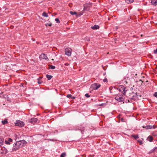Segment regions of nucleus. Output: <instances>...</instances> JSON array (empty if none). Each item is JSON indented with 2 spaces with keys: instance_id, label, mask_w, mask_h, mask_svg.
I'll return each mask as SVG.
<instances>
[{
  "instance_id": "obj_34",
  "label": "nucleus",
  "mask_w": 157,
  "mask_h": 157,
  "mask_svg": "<svg viewBox=\"0 0 157 157\" xmlns=\"http://www.w3.org/2000/svg\"><path fill=\"white\" fill-rule=\"evenodd\" d=\"M138 142L140 143V145H141L143 143L142 141L140 140H137Z\"/></svg>"
},
{
  "instance_id": "obj_46",
  "label": "nucleus",
  "mask_w": 157,
  "mask_h": 157,
  "mask_svg": "<svg viewBox=\"0 0 157 157\" xmlns=\"http://www.w3.org/2000/svg\"><path fill=\"white\" fill-rule=\"evenodd\" d=\"M153 52L155 54L157 53V48L156 50H154Z\"/></svg>"
},
{
  "instance_id": "obj_14",
  "label": "nucleus",
  "mask_w": 157,
  "mask_h": 157,
  "mask_svg": "<svg viewBox=\"0 0 157 157\" xmlns=\"http://www.w3.org/2000/svg\"><path fill=\"white\" fill-rule=\"evenodd\" d=\"M4 140L2 136H0V147L2 145L4 142Z\"/></svg>"
},
{
  "instance_id": "obj_8",
  "label": "nucleus",
  "mask_w": 157,
  "mask_h": 157,
  "mask_svg": "<svg viewBox=\"0 0 157 157\" xmlns=\"http://www.w3.org/2000/svg\"><path fill=\"white\" fill-rule=\"evenodd\" d=\"M157 126H155L154 125H147L146 126H143V128H145L146 129H151L152 128H156Z\"/></svg>"
},
{
  "instance_id": "obj_30",
  "label": "nucleus",
  "mask_w": 157,
  "mask_h": 157,
  "mask_svg": "<svg viewBox=\"0 0 157 157\" xmlns=\"http://www.w3.org/2000/svg\"><path fill=\"white\" fill-rule=\"evenodd\" d=\"M37 80H38V82H38V84H41V83H42V81H40V78H38L37 79Z\"/></svg>"
},
{
  "instance_id": "obj_32",
  "label": "nucleus",
  "mask_w": 157,
  "mask_h": 157,
  "mask_svg": "<svg viewBox=\"0 0 157 157\" xmlns=\"http://www.w3.org/2000/svg\"><path fill=\"white\" fill-rule=\"evenodd\" d=\"M152 135L153 136H157V133H156V132H153L152 133Z\"/></svg>"
},
{
  "instance_id": "obj_43",
  "label": "nucleus",
  "mask_w": 157,
  "mask_h": 157,
  "mask_svg": "<svg viewBox=\"0 0 157 157\" xmlns=\"http://www.w3.org/2000/svg\"><path fill=\"white\" fill-rule=\"evenodd\" d=\"M155 152L153 151L152 150H151L149 152L148 154H150L152 153H154Z\"/></svg>"
},
{
  "instance_id": "obj_27",
  "label": "nucleus",
  "mask_w": 157,
  "mask_h": 157,
  "mask_svg": "<svg viewBox=\"0 0 157 157\" xmlns=\"http://www.w3.org/2000/svg\"><path fill=\"white\" fill-rule=\"evenodd\" d=\"M130 101L129 100H124V101H123V103H129V102H130Z\"/></svg>"
},
{
  "instance_id": "obj_20",
  "label": "nucleus",
  "mask_w": 157,
  "mask_h": 157,
  "mask_svg": "<svg viewBox=\"0 0 157 157\" xmlns=\"http://www.w3.org/2000/svg\"><path fill=\"white\" fill-rule=\"evenodd\" d=\"M42 15L45 17H48V14L45 12H43L42 14Z\"/></svg>"
},
{
  "instance_id": "obj_4",
  "label": "nucleus",
  "mask_w": 157,
  "mask_h": 157,
  "mask_svg": "<svg viewBox=\"0 0 157 157\" xmlns=\"http://www.w3.org/2000/svg\"><path fill=\"white\" fill-rule=\"evenodd\" d=\"M115 99L119 102H121L124 101V98L123 97L122 95H117L115 97Z\"/></svg>"
},
{
  "instance_id": "obj_25",
  "label": "nucleus",
  "mask_w": 157,
  "mask_h": 157,
  "mask_svg": "<svg viewBox=\"0 0 157 157\" xmlns=\"http://www.w3.org/2000/svg\"><path fill=\"white\" fill-rule=\"evenodd\" d=\"M45 25L46 26H51L52 25V23L51 22H49V23H46L45 24Z\"/></svg>"
},
{
  "instance_id": "obj_9",
  "label": "nucleus",
  "mask_w": 157,
  "mask_h": 157,
  "mask_svg": "<svg viewBox=\"0 0 157 157\" xmlns=\"http://www.w3.org/2000/svg\"><path fill=\"white\" fill-rule=\"evenodd\" d=\"M38 121V119L36 118H33L29 119V122L33 124L36 122Z\"/></svg>"
},
{
  "instance_id": "obj_40",
  "label": "nucleus",
  "mask_w": 157,
  "mask_h": 157,
  "mask_svg": "<svg viewBox=\"0 0 157 157\" xmlns=\"http://www.w3.org/2000/svg\"><path fill=\"white\" fill-rule=\"evenodd\" d=\"M103 81L104 82H108V80L106 78H104L103 80Z\"/></svg>"
},
{
  "instance_id": "obj_6",
  "label": "nucleus",
  "mask_w": 157,
  "mask_h": 157,
  "mask_svg": "<svg viewBox=\"0 0 157 157\" xmlns=\"http://www.w3.org/2000/svg\"><path fill=\"white\" fill-rule=\"evenodd\" d=\"M15 125L23 127L24 126V123L23 122L20 120H17L15 124Z\"/></svg>"
},
{
  "instance_id": "obj_24",
  "label": "nucleus",
  "mask_w": 157,
  "mask_h": 157,
  "mask_svg": "<svg viewBox=\"0 0 157 157\" xmlns=\"http://www.w3.org/2000/svg\"><path fill=\"white\" fill-rule=\"evenodd\" d=\"M48 66L49 67V68L50 69H53L55 68V67L54 66L50 65H49Z\"/></svg>"
},
{
  "instance_id": "obj_12",
  "label": "nucleus",
  "mask_w": 157,
  "mask_h": 157,
  "mask_svg": "<svg viewBox=\"0 0 157 157\" xmlns=\"http://www.w3.org/2000/svg\"><path fill=\"white\" fill-rule=\"evenodd\" d=\"M91 28L92 29H98L99 28V26L98 25H95L93 26H91Z\"/></svg>"
},
{
  "instance_id": "obj_3",
  "label": "nucleus",
  "mask_w": 157,
  "mask_h": 157,
  "mask_svg": "<svg viewBox=\"0 0 157 157\" xmlns=\"http://www.w3.org/2000/svg\"><path fill=\"white\" fill-rule=\"evenodd\" d=\"M101 85L98 83H94L92 84L90 86V88L92 90H96L99 88Z\"/></svg>"
},
{
  "instance_id": "obj_58",
  "label": "nucleus",
  "mask_w": 157,
  "mask_h": 157,
  "mask_svg": "<svg viewBox=\"0 0 157 157\" xmlns=\"http://www.w3.org/2000/svg\"><path fill=\"white\" fill-rule=\"evenodd\" d=\"M156 45H157V44H156Z\"/></svg>"
},
{
  "instance_id": "obj_47",
  "label": "nucleus",
  "mask_w": 157,
  "mask_h": 157,
  "mask_svg": "<svg viewBox=\"0 0 157 157\" xmlns=\"http://www.w3.org/2000/svg\"><path fill=\"white\" fill-rule=\"evenodd\" d=\"M47 140H48L50 141H55L54 140L52 139H48Z\"/></svg>"
},
{
  "instance_id": "obj_55",
  "label": "nucleus",
  "mask_w": 157,
  "mask_h": 157,
  "mask_svg": "<svg viewBox=\"0 0 157 157\" xmlns=\"http://www.w3.org/2000/svg\"><path fill=\"white\" fill-rule=\"evenodd\" d=\"M103 105V104H101L100 105L101 106V105Z\"/></svg>"
},
{
  "instance_id": "obj_50",
  "label": "nucleus",
  "mask_w": 157,
  "mask_h": 157,
  "mask_svg": "<svg viewBox=\"0 0 157 157\" xmlns=\"http://www.w3.org/2000/svg\"><path fill=\"white\" fill-rule=\"evenodd\" d=\"M106 73L105 72H104L103 73V76H105V75H106Z\"/></svg>"
},
{
  "instance_id": "obj_38",
  "label": "nucleus",
  "mask_w": 157,
  "mask_h": 157,
  "mask_svg": "<svg viewBox=\"0 0 157 157\" xmlns=\"http://www.w3.org/2000/svg\"><path fill=\"white\" fill-rule=\"evenodd\" d=\"M141 97V96L139 94V93H137V99H139V97Z\"/></svg>"
},
{
  "instance_id": "obj_54",
  "label": "nucleus",
  "mask_w": 157,
  "mask_h": 157,
  "mask_svg": "<svg viewBox=\"0 0 157 157\" xmlns=\"http://www.w3.org/2000/svg\"><path fill=\"white\" fill-rule=\"evenodd\" d=\"M155 69H157V64L156 65V67Z\"/></svg>"
},
{
  "instance_id": "obj_49",
  "label": "nucleus",
  "mask_w": 157,
  "mask_h": 157,
  "mask_svg": "<svg viewBox=\"0 0 157 157\" xmlns=\"http://www.w3.org/2000/svg\"><path fill=\"white\" fill-rule=\"evenodd\" d=\"M75 97L74 96H73V97L72 96L71 98L72 99H75Z\"/></svg>"
},
{
  "instance_id": "obj_29",
  "label": "nucleus",
  "mask_w": 157,
  "mask_h": 157,
  "mask_svg": "<svg viewBox=\"0 0 157 157\" xmlns=\"http://www.w3.org/2000/svg\"><path fill=\"white\" fill-rule=\"evenodd\" d=\"M84 39L85 40L87 41H89L90 40V38L89 37H85L84 38Z\"/></svg>"
},
{
  "instance_id": "obj_26",
  "label": "nucleus",
  "mask_w": 157,
  "mask_h": 157,
  "mask_svg": "<svg viewBox=\"0 0 157 157\" xmlns=\"http://www.w3.org/2000/svg\"><path fill=\"white\" fill-rule=\"evenodd\" d=\"M4 96L5 94H3V92L0 93V97H1L2 98H4Z\"/></svg>"
},
{
  "instance_id": "obj_22",
  "label": "nucleus",
  "mask_w": 157,
  "mask_h": 157,
  "mask_svg": "<svg viewBox=\"0 0 157 157\" xmlns=\"http://www.w3.org/2000/svg\"><path fill=\"white\" fill-rule=\"evenodd\" d=\"M125 1L128 3H131L133 2V0H125Z\"/></svg>"
},
{
  "instance_id": "obj_10",
  "label": "nucleus",
  "mask_w": 157,
  "mask_h": 157,
  "mask_svg": "<svg viewBox=\"0 0 157 157\" xmlns=\"http://www.w3.org/2000/svg\"><path fill=\"white\" fill-rule=\"evenodd\" d=\"M71 49L70 48L68 49H65V54L67 56H70L71 55Z\"/></svg>"
},
{
  "instance_id": "obj_45",
  "label": "nucleus",
  "mask_w": 157,
  "mask_h": 157,
  "mask_svg": "<svg viewBox=\"0 0 157 157\" xmlns=\"http://www.w3.org/2000/svg\"><path fill=\"white\" fill-rule=\"evenodd\" d=\"M82 13H80V14H77V15H76V17H78V16H80L81 15H82Z\"/></svg>"
},
{
  "instance_id": "obj_28",
  "label": "nucleus",
  "mask_w": 157,
  "mask_h": 157,
  "mask_svg": "<svg viewBox=\"0 0 157 157\" xmlns=\"http://www.w3.org/2000/svg\"><path fill=\"white\" fill-rule=\"evenodd\" d=\"M66 155L65 153L64 152L62 153L60 155V157H65Z\"/></svg>"
},
{
  "instance_id": "obj_48",
  "label": "nucleus",
  "mask_w": 157,
  "mask_h": 157,
  "mask_svg": "<svg viewBox=\"0 0 157 157\" xmlns=\"http://www.w3.org/2000/svg\"><path fill=\"white\" fill-rule=\"evenodd\" d=\"M4 148L5 149V152L6 153H7V150L6 149L5 147H4Z\"/></svg>"
},
{
  "instance_id": "obj_52",
  "label": "nucleus",
  "mask_w": 157,
  "mask_h": 157,
  "mask_svg": "<svg viewBox=\"0 0 157 157\" xmlns=\"http://www.w3.org/2000/svg\"><path fill=\"white\" fill-rule=\"evenodd\" d=\"M151 58H153V56H151Z\"/></svg>"
},
{
  "instance_id": "obj_21",
  "label": "nucleus",
  "mask_w": 157,
  "mask_h": 157,
  "mask_svg": "<svg viewBox=\"0 0 157 157\" xmlns=\"http://www.w3.org/2000/svg\"><path fill=\"white\" fill-rule=\"evenodd\" d=\"M2 122L3 124H5L8 123V121L7 119H5L4 121H2Z\"/></svg>"
},
{
  "instance_id": "obj_41",
  "label": "nucleus",
  "mask_w": 157,
  "mask_h": 157,
  "mask_svg": "<svg viewBox=\"0 0 157 157\" xmlns=\"http://www.w3.org/2000/svg\"><path fill=\"white\" fill-rule=\"evenodd\" d=\"M85 96L87 98H89L90 97V95L89 94H85Z\"/></svg>"
},
{
  "instance_id": "obj_11",
  "label": "nucleus",
  "mask_w": 157,
  "mask_h": 157,
  "mask_svg": "<svg viewBox=\"0 0 157 157\" xmlns=\"http://www.w3.org/2000/svg\"><path fill=\"white\" fill-rule=\"evenodd\" d=\"M40 58H41L42 59H45V60H48V58L46 55L44 53L41 54L40 55Z\"/></svg>"
},
{
  "instance_id": "obj_16",
  "label": "nucleus",
  "mask_w": 157,
  "mask_h": 157,
  "mask_svg": "<svg viewBox=\"0 0 157 157\" xmlns=\"http://www.w3.org/2000/svg\"><path fill=\"white\" fill-rule=\"evenodd\" d=\"M151 3L155 6L157 5V0H151Z\"/></svg>"
},
{
  "instance_id": "obj_31",
  "label": "nucleus",
  "mask_w": 157,
  "mask_h": 157,
  "mask_svg": "<svg viewBox=\"0 0 157 157\" xmlns=\"http://www.w3.org/2000/svg\"><path fill=\"white\" fill-rule=\"evenodd\" d=\"M5 143L6 144H10V142L8 141V140H6L5 141Z\"/></svg>"
},
{
  "instance_id": "obj_56",
  "label": "nucleus",
  "mask_w": 157,
  "mask_h": 157,
  "mask_svg": "<svg viewBox=\"0 0 157 157\" xmlns=\"http://www.w3.org/2000/svg\"><path fill=\"white\" fill-rule=\"evenodd\" d=\"M140 81H141L142 82H143V81H142V80H140Z\"/></svg>"
},
{
  "instance_id": "obj_23",
  "label": "nucleus",
  "mask_w": 157,
  "mask_h": 157,
  "mask_svg": "<svg viewBox=\"0 0 157 157\" xmlns=\"http://www.w3.org/2000/svg\"><path fill=\"white\" fill-rule=\"evenodd\" d=\"M70 14H71L72 15H77V13L76 12H73L72 11H70Z\"/></svg>"
},
{
  "instance_id": "obj_2",
  "label": "nucleus",
  "mask_w": 157,
  "mask_h": 157,
  "mask_svg": "<svg viewBox=\"0 0 157 157\" xmlns=\"http://www.w3.org/2000/svg\"><path fill=\"white\" fill-rule=\"evenodd\" d=\"M27 143L25 140H20L16 141V144L19 145V146H20L21 147H22Z\"/></svg>"
},
{
  "instance_id": "obj_39",
  "label": "nucleus",
  "mask_w": 157,
  "mask_h": 157,
  "mask_svg": "<svg viewBox=\"0 0 157 157\" xmlns=\"http://www.w3.org/2000/svg\"><path fill=\"white\" fill-rule=\"evenodd\" d=\"M78 130L81 131V132L82 134H84V132H85L84 130H81V129H78Z\"/></svg>"
},
{
  "instance_id": "obj_53",
  "label": "nucleus",
  "mask_w": 157,
  "mask_h": 157,
  "mask_svg": "<svg viewBox=\"0 0 157 157\" xmlns=\"http://www.w3.org/2000/svg\"><path fill=\"white\" fill-rule=\"evenodd\" d=\"M123 118H122L121 119V121H123Z\"/></svg>"
},
{
  "instance_id": "obj_37",
  "label": "nucleus",
  "mask_w": 157,
  "mask_h": 157,
  "mask_svg": "<svg viewBox=\"0 0 157 157\" xmlns=\"http://www.w3.org/2000/svg\"><path fill=\"white\" fill-rule=\"evenodd\" d=\"M152 150L154 152H157V147H155L153 149H152Z\"/></svg>"
},
{
  "instance_id": "obj_13",
  "label": "nucleus",
  "mask_w": 157,
  "mask_h": 157,
  "mask_svg": "<svg viewBox=\"0 0 157 157\" xmlns=\"http://www.w3.org/2000/svg\"><path fill=\"white\" fill-rule=\"evenodd\" d=\"M4 98L6 99L7 101H9V102H11V100L10 99V98L8 97V95H7L6 94H5V96H4Z\"/></svg>"
},
{
  "instance_id": "obj_57",
  "label": "nucleus",
  "mask_w": 157,
  "mask_h": 157,
  "mask_svg": "<svg viewBox=\"0 0 157 157\" xmlns=\"http://www.w3.org/2000/svg\"><path fill=\"white\" fill-rule=\"evenodd\" d=\"M52 60H54V59H52Z\"/></svg>"
},
{
  "instance_id": "obj_36",
  "label": "nucleus",
  "mask_w": 157,
  "mask_h": 157,
  "mask_svg": "<svg viewBox=\"0 0 157 157\" xmlns=\"http://www.w3.org/2000/svg\"><path fill=\"white\" fill-rule=\"evenodd\" d=\"M153 95L155 97L157 98V92H155L153 94Z\"/></svg>"
},
{
  "instance_id": "obj_51",
  "label": "nucleus",
  "mask_w": 157,
  "mask_h": 157,
  "mask_svg": "<svg viewBox=\"0 0 157 157\" xmlns=\"http://www.w3.org/2000/svg\"><path fill=\"white\" fill-rule=\"evenodd\" d=\"M124 81V82L126 83V84H127V82L126 81Z\"/></svg>"
},
{
  "instance_id": "obj_18",
  "label": "nucleus",
  "mask_w": 157,
  "mask_h": 157,
  "mask_svg": "<svg viewBox=\"0 0 157 157\" xmlns=\"http://www.w3.org/2000/svg\"><path fill=\"white\" fill-rule=\"evenodd\" d=\"M46 77L48 80H50L53 77L52 75H46Z\"/></svg>"
},
{
  "instance_id": "obj_5",
  "label": "nucleus",
  "mask_w": 157,
  "mask_h": 157,
  "mask_svg": "<svg viewBox=\"0 0 157 157\" xmlns=\"http://www.w3.org/2000/svg\"><path fill=\"white\" fill-rule=\"evenodd\" d=\"M131 96L130 99L132 100H136L137 98V92L134 93L132 92L131 94Z\"/></svg>"
},
{
  "instance_id": "obj_17",
  "label": "nucleus",
  "mask_w": 157,
  "mask_h": 157,
  "mask_svg": "<svg viewBox=\"0 0 157 157\" xmlns=\"http://www.w3.org/2000/svg\"><path fill=\"white\" fill-rule=\"evenodd\" d=\"M90 10V7L87 6L85 5L84 6V10L88 11Z\"/></svg>"
},
{
  "instance_id": "obj_7",
  "label": "nucleus",
  "mask_w": 157,
  "mask_h": 157,
  "mask_svg": "<svg viewBox=\"0 0 157 157\" xmlns=\"http://www.w3.org/2000/svg\"><path fill=\"white\" fill-rule=\"evenodd\" d=\"M19 145L16 144V142L13 145V148L12 150L13 151H16L19 149L20 148H21Z\"/></svg>"
},
{
  "instance_id": "obj_1",
  "label": "nucleus",
  "mask_w": 157,
  "mask_h": 157,
  "mask_svg": "<svg viewBox=\"0 0 157 157\" xmlns=\"http://www.w3.org/2000/svg\"><path fill=\"white\" fill-rule=\"evenodd\" d=\"M126 87L122 85H120L119 87L117 89L119 90V92H121L123 95H125L126 91L128 90H126Z\"/></svg>"
},
{
  "instance_id": "obj_15",
  "label": "nucleus",
  "mask_w": 157,
  "mask_h": 157,
  "mask_svg": "<svg viewBox=\"0 0 157 157\" xmlns=\"http://www.w3.org/2000/svg\"><path fill=\"white\" fill-rule=\"evenodd\" d=\"M147 139L148 141H149V142H152L153 140V137L151 136H149L148 137Z\"/></svg>"
},
{
  "instance_id": "obj_42",
  "label": "nucleus",
  "mask_w": 157,
  "mask_h": 157,
  "mask_svg": "<svg viewBox=\"0 0 157 157\" xmlns=\"http://www.w3.org/2000/svg\"><path fill=\"white\" fill-rule=\"evenodd\" d=\"M155 152L153 151L152 150H151L149 152L148 154H150L152 153H154Z\"/></svg>"
},
{
  "instance_id": "obj_33",
  "label": "nucleus",
  "mask_w": 157,
  "mask_h": 157,
  "mask_svg": "<svg viewBox=\"0 0 157 157\" xmlns=\"http://www.w3.org/2000/svg\"><path fill=\"white\" fill-rule=\"evenodd\" d=\"M55 21H56V22L57 23H60V21L59 20L58 18H56L55 19Z\"/></svg>"
},
{
  "instance_id": "obj_44",
  "label": "nucleus",
  "mask_w": 157,
  "mask_h": 157,
  "mask_svg": "<svg viewBox=\"0 0 157 157\" xmlns=\"http://www.w3.org/2000/svg\"><path fill=\"white\" fill-rule=\"evenodd\" d=\"M8 141H9L10 142H12V141H13V140L12 139L10 138H9L8 139Z\"/></svg>"
},
{
  "instance_id": "obj_35",
  "label": "nucleus",
  "mask_w": 157,
  "mask_h": 157,
  "mask_svg": "<svg viewBox=\"0 0 157 157\" xmlns=\"http://www.w3.org/2000/svg\"><path fill=\"white\" fill-rule=\"evenodd\" d=\"M72 97V95L71 94H68L67 95V97L68 98H71Z\"/></svg>"
},
{
  "instance_id": "obj_19",
  "label": "nucleus",
  "mask_w": 157,
  "mask_h": 157,
  "mask_svg": "<svg viewBox=\"0 0 157 157\" xmlns=\"http://www.w3.org/2000/svg\"><path fill=\"white\" fill-rule=\"evenodd\" d=\"M132 137H133L136 140L139 138V137L138 136V135H132Z\"/></svg>"
}]
</instances>
